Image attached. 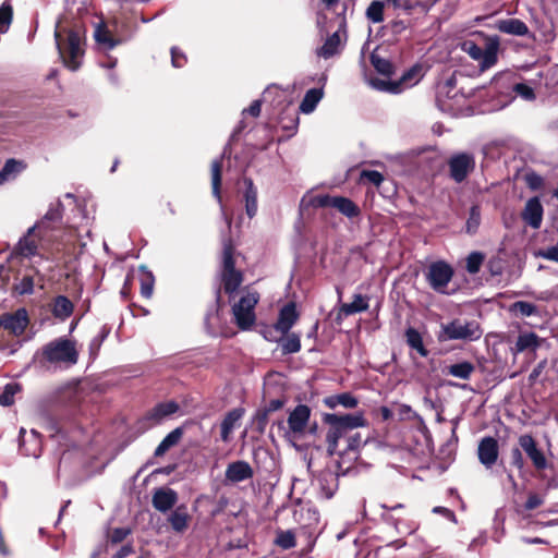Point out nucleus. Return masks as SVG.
<instances>
[{
    "label": "nucleus",
    "mask_w": 558,
    "mask_h": 558,
    "mask_svg": "<svg viewBox=\"0 0 558 558\" xmlns=\"http://www.w3.org/2000/svg\"><path fill=\"white\" fill-rule=\"evenodd\" d=\"M56 44L64 64L75 71L80 68L78 58L84 53L81 48V36L73 28L56 29Z\"/></svg>",
    "instance_id": "nucleus-3"
},
{
    "label": "nucleus",
    "mask_w": 558,
    "mask_h": 558,
    "mask_svg": "<svg viewBox=\"0 0 558 558\" xmlns=\"http://www.w3.org/2000/svg\"><path fill=\"white\" fill-rule=\"evenodd\" d=\"M221 179H222V161L214 160L211 163V184H213V193L218 197H220Z\"/></svg>",
    "instance_id": "nucleus-46"
},
{
    "label": "nucleus",
    "mask_w": 558,
    "mask_h": 558,
    "mask_svg": "<svg viewBox=\"0 0 558 558\" xmlns=\"http://www.w3.org/2000/svg\"><path fill=\"white\" fill-rule=\"evenodd\" d=\"M186 61V56L178 47L171 48V62L174 68H182Z\"/></svg>",
    "instance_id": "nucleus-58"
},
{
    "label": "nucleus",
    "mask_w": 558,
    "mask_h": 558,
    "mask_svg": "<svg viewBox=\"0 0 558 558\" xmlns=\"http://www.w3.org/2000/svg\"><path fill=\"white\" fill-rule=\"evenodd\" d=\"M484 254L481 253V252H472L468 257H466V270L470 274H477L481 269V266L484 262Z\"/></svg>",
    "instance_id": "nucleus-53"
},
{
    "label": "nucleus",
    "mask_w": 558,
    "mask_h": 558,
    "mask_svg": "<svg viewBox=\"0 0 558 558\" xmlns=\"http://www.w3.org/2000/svg\"><path fill=\"white\" fill-rule=\"evenodd\" d=\"M243 183L245 186V191L243 193L245 211L250 218H253L257 213V187L254 185L253 180L247 177L243 178Z\"/></svg>",
    "instance_id": "nucleus-29"
},
{
    "label": "nucleus",
    "mask_w": 558,
    "mask_h": 558,
    "mask_svg": "<svg viewBox=\"0 0 558 558\" xmlns=\"http://www.w3.org/2000/svg\"><path fill=\"white\" fill-rule=\"evenodd\" d=\"M384 11H385V3L379 0H374L367 7L365 15L368 21H371L372 23L378 24V23H381L385 19Z\"/></svg>",
    "instance_id": "nucleus-44"
},
{
    "label": "nucleus",
    "mask_w": 558,
    "mask_h": 558,
    "mask_svg": "<svg viewBox=\"0 0 558 558\" xmlns=\"http://www.w3.org/2000/svg\"><path fill=\"white\" fill-rule=\"evenodd\" d=\"M538 257L544 259L553 260L558 263V244L554 246H549L545 250H539L537 253Z\"/></svg>",
    "instance_id": "nucleus-61"
},
{
    "label": "nucleus",
    "mask_w": 558,
    "mask_h": 558,
    "mask_svg": "<svg viewBox=\"0 0 558 558\" xmlns=\"http://www.w3.org/2000/svg\"><path fill=\"white\" fill-rule=\"evenodd\" d=\"M62 217H63V204L58 201L56 205L51 206L44 218L35 223V226H38L39 234L43 236H48L49 231L57 230L62 225Z\"/></svg>",
    "instance_id": "nucleus-17"
},
{
    "label": "nucleus",
    "mask_w": 558,
    "mask_h": 558,
    "mask_svg": "<svg viewBox=\"0 0 558 558\" xmlns=\"http://www.w3.org/2000/svg\"><path fill=\"white\" fill-rule=\"evenodd\" d=\"M543 504L544 498L541 495L536 493H530L524 504V509L527 511H532L541 507Z\"/></svg>",
    "instance_id": "nucleus-56"
},
{
    "label": "nucleus",
    "mask_w": 558,
    "mask_h": 558,
    "mask_svg": "<svg viewBox=\"0 0 558 558\" xmlns=\"http://www.w3.org/2000/svg\"><path fill=\"white\" fill-rule=\"evenodd\" d=\"M454 276L453 267L445 260H436L429 264L425 272L429 287L441 294L447 293V287Z\"/></svg>",
    "instance_id": "nucleus-10"
},
{
    "label": "nucleus",
    "mask_w": 558,
    "mask_h": 558,
    "mask_svg": "<svg viewBox=\"0 0 558 558\" xmlns=\"http://www.w3.org/2000/svg\"><path fill=\"white\" fill-rule=\"evenodd\" d=\"M310 204L315 208H335L350 219L361 215L360 207L352 199L344 196L318 194L311 198Z\"/></svg>",
    "instance_id": "nucleus-8"
},
{
    "label": "nucleus",
    "mask_w": 558,
    "mask_h": 558,
    "mask_svg": "<svg viewBox=\"0 0 558 558\" xmlns=\"http://www.w3.org/2000/svg\"><path fill=\"white\" fill-rule=\"evenodd\" d=\"M380 507L385 510L381 514L383 520L392 525L399 534L408 535L415 530L412 515L404 504H381Z\"/></svg>",
    "instance_id": "nucleus-7"
},
{
    "label": "nucleus",
    "mask_w": 558,
    "mask_h": 558,
    "mask_svg": "<svg viewBox=\"0 0 558 558\" xmlns=\"http://www.w3.org/2000/svg\"><path fill=\"white\" fill-rule=\"evenodd\" d=\"M13 291L19 295L32 294L34 292L33 275L23 276V278L13 286Z\"/></svg>",
    "instance_id": "nucleus-48"
},
{
    "label": "nucleus",
    "mask_w": 558,
    "mask_h": 558,
    "mask_svg": "<svg viewBox=\"0 0 558 558\" xmlns=\"http://www.w3.org/2000/svg\"><path fill=\"white\" fill-rule=\"evenodd\" d=\"M478 460L486 468L493 466L499 456V446L496 438L486 436L481 439L477 448Z\"/></svg>",
    "instance_id": "nucleus-19"
},
{
    "label": "nucleus",
    "mask_w": 558,
    "mask_h": 558,
    "mask_svg": "<svg viewBox=\"0 0 558 558\" xmlns=\"http://www.w3.org/2000/svg\"><path fill=\"white\" fill-rule=\"evenodd\" d=\"M25 168L22 161L14 158L8 159L0 170V184L5 183L9 179L15 177Z\"/></svg>",
    "instance_id": "nucleus-39"
},
{
    "label": "nucleus",
    "mask_w": 558,
    "mask_h": 558,
    "mask_svg": "<svg viewBox=\"0 0 558 558\" xmlns=\"http://www.w3.org/2000/svg\"><path fill=\"white\" fill-rule=\"evenodd\" d=\"M520 448L524 451L526 457L531 460L532 465L536 471H544L548 466L547 458L544 451L538 447L536 439L530 435H521L518 439Z\"/></svg>",
    "instance_id": "nucleus-15"
},
{
    "label": "nucleus",
    "mask_w": 558,
    "mask_h": 558,
    "mask_svg": "<svg viewBox=\"0 0 558 558\" xmlns=\"http://www.w3.org/2000/svg\"><path fill=\"white\" fill-rule=\"evenodd\" d=\"M514 92L526 100L535 98V94L532 87L524 83H518L514 85Z\"/></svg>",
    "instance_id": "nucleus-59"
},
{
    "label": "nucleus",
    "mask_w": 558,
    "mask_h": 558,
    "mask_svg": "<svg viewBox=\"0 0 558 558\" xmlns=\"http://www.w3.org/2000/svg\"><path fill=\"white\" fill-rule=\"evenodd\" d=\"M180 407L175 401L159 402L146 412L140 421L146 428L160 424L166 417L179 411Z\"/></svg>",
    "instance_id": "nucleus-16"
},
{
    "label": "nucleus",
    "mask_w": 558,
    "mask_h": 558,
    "mask_svg": "<svg viewBox=\"0 0 558 558\" xmlns=\"http://www.w3.org/2000/svg\"><path fill=\"white\" fill-rule=\"evenodd\" d=\"M177 501L178 494L172 488L160 487L155 489L153 494V507L162 513L171 510L175 506Z\"/></svg>",
    "instance_id": "nucleus-21"
},
{
    "label": "nucleus",
    "mask_w": 558,
    "mask_h": 558,
    "mask_svg": "<svg viewBox=\"0 0 558 558\" xmlns=\"http://www.w3.org/2000/svg\"><path fill=\"white\" fill-rule=\"evenodd\" d=\"M511 311L519 313L523 317H529L537 314V306L533 303L525 301H517L511 305Z\"/></svg>",
    "instance_id": "nucleus-50"
},
{
    "label": "nucleus",
    "mask_w": 558,
    "mask_h": 558,
    "mask_svg": "<svg viewBox=\"0 0 558 558\" xmlns=\"http://www.w3.org/2000/svg\"><path fill=\"white\" fill-rule=\"evenodd\" d=\"M95 39L98 44L104 45L107 49L114 48L120 41L114 39L107 26L101 23L95 29Z\"/></svg>",
    "instance_id": "nucleus-41"
},
{
    "label": "nucleus",
    "mask_w": 558,
    "mask_h": 558,
    "mask_svg": "<svg viewBox=\"0 0 558 558\" xmlns=\"http://www.w3.org/2000/svg\"><path fill=\"white\" fill-rule=\"evenodd\" d=\"M244 413L245 410L243 408H234L225 415L220 424V438L222 441L227 442L230 440L232 430L238 422L243 417Z\"/></svg>",
    "instance_id": "nucleus-25"
},
{
    "label": "nucleus",
    "mask_w": 558,
    "mask_h": 558,
    "mask_svg": "<svg viewBox=\"0 0 558 558\" xmlns=\"http://www.w3.org/2000/svg\"><path fill=\"white\" fill-rule=\"evenodd\" d=\"M522 449L519 447H514L510 452V464L514 466L517 470L522 472L525 466V462L522 456Z\"/></svg>",
    "instance_id": "nucleus-55"
},
{
    "label": "nucleus",
    "mask_w": 558,
    "mask_h": 558,
    "mask_svg": "<svg viewBox=\"0 0 558 558\" xmlns=\"http://www.w3.org/2000/svg\"><path fill=\"white\" fill-rule=\"evenodd\" d=\"M368 310V298L362 294H354L351 303H343L340 306V313L350 316Z\"/></svg>",
    "instance_id": "nucleus-35"
},
{
    "label": "nucleus",
    "mask_w": 558,
    "mask_h": 558,
    "mask_svg": "<svg viewBox=\"0 0 558 558\" xmlns=\"http://www.w3.org/2000/svg\"><path fill=\"white\" fill-rule=\"evenodd\" d=\"M366 440H364L359 432L353 430L348 435V438L344 442V446L342 449H338V452L336 454H339L340 457L347 456V454H353L354 459L357 458V451L364 445Z\"/></svg>",
    "instance_id": "nucleus-32"
},
{
    "label": "nucleus",
    "mask_w": 558,
    "mask_h": 558,
    "mask_svg": "<svg viewBox=\"0 0 558 558\" xmlns=\"http://www.w3.org/2000/svg\"><path fill=\"white\" fill-rule=\"evenodd\" d=\"M226 480L231 483H240L254 476V471L248 462L238 460L227 465L225 472Z\"/></svg>",
    "instance_id": "nucleus-23"
},
{
    "label": "nucleus",
    "mask_w": 558,
    "mask_h": 558,
    "mask_svg": "<svg viewBox=\"0 0 558 558\" xmlns=\"http://www.w3.org/2000/svg\"><path fill=\"white\" fill-rule=\"evenodd\" d=\"M269 421V413L263 408L258 409L253 417V428L258 434L263 435L266 430Z\"/></svg>",
    "instance_id": "nucleus-47"
},
{
    "label": "nucleus",
    "mask_w": 558,
    "mask_h": 558,
    "mask_svg": "<svg viewBox=\"0 0 558 558\" xmlns=\"http://www.w3.org/2000/svg\"><path fill=\"white\" fill-rule=\"evenodd\" d=\"M262 111V101L259 99L252 101L248 108L243 110V114L248 113L250 116L257 118Z\"/></svg>",
    "instance_id": "nucleus-63"
},
{
    "label": "nucleus",
    "mask_w": 558,
    "mask_h": 558,
    "mask_svg": "<svg viewBox=\"0 0 558 558\" xmlns=\"http://www.w3.org/2000/svg\"><path fill=\"white\" fill-rule=\"evenodd\" d=\"M282 549H290L296 545L295 535L291 531H279L275 541Z\"/></svg>",
    "instance_id": "nucleus-52"
},
{
    "label": "nucleus",
    "mask_w": 558,
    "mask_h": 558,
    "mask_svg": "<svg viewBox=\"0 0 558 558\" xmlns=\"http://www.w3.org/2000/svg\"><path fill=\"white\" fill-rule=\"evenodd\" d=\"M389 2L392 3L395 9H401L408 14H411L418 4V2H414L412 0H390Z\"/></svg>",
    "instance_id": "nucleus-60"
},
{
    "label": "nucleus",
    "mask_w": 558,
    "mask_h": 558,
    "mask_svg": "<svg viewBox=\"0 0 558 558\" xmlns=\"http://www.w3.org/2000/svg\"><path fill=\"white\" fill-rule=\"evenodd\" d=\"M312 410L307 404H298L288 415V432L293 437L300 438L305 435L310 424Z\"/></svg>",
    "instance_id": "nucleus-14"
},
{
    "label": "nucleus",
    "mask_w": 558,
    "mask_h": 558,
    "mask_svg": "<svg viewBox=\"0 0 558 558\" xmlns=\"http://www.w3.org/2000/svg\"><path fill=\"white\" fill-rule=\"evenodd\" d=\"M474 372L475 365L469 361H463L447 366V374L464 380L470 379Z\"/></svg>",
    "instance_id": "nucleus-36"
},
{
    "label": "nucleus",
    "mask_w": 558,
    "mask_h": 558,
    "mask_svg": "<svg viewBox=\"0 0 558 558\" xmlns=\"http://www.w3.org/2000/svg\"><path fill=\"white\" fill-rule=\"evenodd\" d=\"M191 520L192 518L185 505L178 506L168 518L171 529L177 533L185 532L189 529Z\"/></svg>",
    "instance_id": "nucleus-26"
},
{
    "label": "nucleus",
    "mask_w": 558,
    "mask_h": 558,
    "mask_svg": "<svg viewBox=\"0 0 558 558\" xmlns=\"http://www.w3.org/2000/svg\"><path fill=\"white\" fill-rule=\"evenodd\" d=\"M235 246L231 238L223 241L222 259L220 269V286L215 291V307L218 314L223 307L222 292L229 296V301L234 299L244 281V274L235 267Z\"/></svg>",
    "instance_id": "nucleus-1"
},
{
    "label": "nucleus",
    "mask_w": 558,
    "mask_h": 558,
    "mask_svg": "<svg viewBox=\"0 0 558 558\" xmlns=\"http://www.w3.org/2000/svg\"><path fill=\"white\" fill-rule=\"evenodd\" d=\"M287 402L286 397L277 398L270 400L263 409L267 411L269 414L282 409Z\"/></svg>",
    "instance_id": "nucleus-62"
},
{
    "label": "nucleus",
    "mask_w": 558,
    "mask_h": 558,
    "mask_svg": "<svg viewBox=\"0 0 558 558\" xmlns=\"http://www.w3.org/2000/svg\"><path fill=\"white\" fill-rule=\"evenodd\" d=\"M20 391L19 384H8L5 385L3 391L0 393V404L2 407H10L14 403V396Z\"/></svg>",
    "instance_id": "nucleus-51"
},
{
    "label": "nucleus",
    "mask_w": 558,
    "mask_h": 558,
    "mask_svg": "<svg viewBox=\"0 0 558 558\" xmlns=\"http://www.w3.org/2000/svg\"><path fill=\"white\" fill-rule=\"evenodd\" d=\"M420 66L414 65L407 70L399 80L396 81H386L381 78H372L371 84L374 88L380 92H387L390 94H399L404 87H408L412 84V81L415 80L420 72Z\"/></svg>",
    "instance_id": "nucleus-13"
},
{
    "label": "nucleus",
    "mask_w": 558,
    "mask_h": 558,
    "mask_svg": "<svg viewBox=\"0 0 558 558\" xmlns=\"http://www.w3.org/2000/svg\"><path fill=\"white\" fill-rule=\"evenodd\" d=\"M449 178L456 183L464 182L475 170V157L471 153L462 151L451 155L447 160Z\"/></svg>",
    "instance_id": "nucleus-11"
},
{
    "label": "nucleus",
    "mask_w": 558,
    "mask_h": 558,
    "mask_svg": "<svg viewBox=\"0 0 558 558\" xmlns=\"http://www.w3.org/2000/svg\"><path fill=\"white\" fill-rule=\"evenodd\" d=\"M39 417L41 421V426L52 435H57L62 432L63 415L59 413V408L51 407L45 409L40 411Z\"/></svg>",
    "instance_id": "nucleus-24"
},
{
    "label": "nucleus",
    "mask_w": 558,
    "mask_h": 558,
    "mask_svg": "<svg viewBox=\"0 0 558 558\" xmlns=\"http://www.w3.org/2000/svg\"><path fill=\"white\" fill-rule=\"evenodd\" d=\"M539 345V338L535 332L521 333L515 342L518 352H523L527 349L535 350Z\"/></svg>",
    "instance_id": "nucleus-42"
},
{
    "label": "nucleus",
    "mask_w": 558,
    "mask_h": 558,
    "mask_svg": "<svg viewBox=\"0 0 558 558\" xmlns=\"http://www.w3.org/2000/svg\"><path fill=\"white\" fill-rule=\"evenodd\" d=\"M323 96L324 92L322 88L308 89L300 104L301 112L306 114L313 112L317 107L318 102L320 101V99L323 98Z\"/></svg>",
    "instance_id": "nucleus-33"
},
{
    "label": "nucleus",
    "mask_w": 558,
    "mask_h": 558,
    "mask_svg": "<svg viewBox=\"0 0 558 558\" xmlns=\"http://www.w3.org/2000/svg\"><path fill=\"white\" fill-rule=\"evenodd\" d=\"M495 28L502 34L535 39V35L530 32L529 26L520 19L510 17L498 20L495 23Z\"/></svg>",
    "instance_id": "nucleus-18"
},
{
    "label": "nucleus",
    "mask_w": 558,
    "mask_h": 558,
    "mask_svg": "<svg viewBox=\"0 0 558 558\" xmlns=\"http://www.w3.org/2000/svg\"><path fill=\"white\" fill-rule=\"evenodd\" d=\"M405 341L407 344L415 350L422 357H426L429 354V351L425 348L422 335L413 327H409L405 330Z\"/></svg>",
    "instance_id": "nucleus-34"
},
{
    "label": "nucleus",
    "mask_w": 558,
    "mask_h": 558,
    "mask_svg": "<svg viewBox=\"0 0 558 558\" xmlns=\"http://www.w3.org/2000/svg\"><path fill=\"white\" fill-rule=\"evenodd\" d=\"M38 226L31 227L26 234H24L16 245L14 246L11 256L12 257H21V258H31L33 256L39 255L38 247L39 242L44 240L46 236L39 234Z\"/></svg>",
    "instance_id": "nucleus-12"
},
{
    "label": "nucleus",
    "mask_w": 558,
    "mask_h": 558,
    "mask_svg": "<svg viewBox=\"0 0 558 558\" xmlns=\"http://www.w3.org/2000/svg\"><path fill=\"white\" fill-rule=\"evenodd\" d=\"M284 338H282L280 343L281 353L283 355L298 353L301 350V339L300 336L295 332L282 333Z\"/></svg>",
    "instance_id": "nucleus-38"
},
{
    "label": "nucleus",
    "mask_w": 558,
    "mask_h": 558,
    "mask_svg": "<svg viewBox=\"0 0 558 558\" xmlns=\"http://www.w3.org/2000/svg\"><path fill=\"white\" fill-rule=\"evenodd\" d=\"M130 533L131 530L128 527H114L109 535L110 542L112 544H119L123 542Z\"/></svg>",
    "instance_id": "nucleus-57"
},
{
    "label": "nucleus",
    "mask_w": 558,
    "mask_h": 558,
    "mask_svg": "<svg viewBox=\"0 0 558 558\" xmlns=\"http://www.w3.org/2000/svg\"><path fill=\"white\" fill-rule=\"evenodd\" d=\"M183 436V428L177 427L170 432L155 449V457H162L168 450L177 446Z\"/></svg>",
    "instance_id": "nucleus-31"
},
{
    "label": "nucleus",
    "mask_w": 558,
    "mask_h": 558,
    "mask_svg": "<svg viewBox=\"0 0 558 558\" xmlns=\"http://www.w3.org/2000/svg\"><path fill=\"white\" fill-rule=\"evenodd\" d=\"M43 357L49 363L63 362L75 364L78 359V353L71 340L60 338L47 343L43 348Z\"/></svg>",
    "instance_id": "nucleus-9"
},
{
    "label": "nucleus",
    "mask_w": 558,
    "mask_h": 558,
    "mask_svg": "<svg viewBox=\"0 0 558 558\" xmlns=\"http://www.w3.org/2000/svg\"><path fill=\"white\" fill-rule=\"evenodd\" d=\"M499 45V38L495 36L486 38L484 47L472 39H466L461 44V49L473 60L478 61L481 70L485 71L497 63Z\"/></svg>",
    "instance_id": "nucleus-6"
},
{
    "label": "nucleus",
    "mask_w": 558,
    "mask_h": 558,
    "mask_svg": "<svg viewBox=\"0 0 558 558\" xmlns=\"http://www.w3.org/2000/svg\"><path fill=\"white\" fill-rule=\"evenodd\" d=\"M371 64L374 66L377 73L390 78L395 74L393 63L385 58H381L376 52H373L369 57Z\"/></svg>",
    "instance_id": "nucleus-37"
},
{
    "label": "nucleus",
    "mask_w": 558,
    "mask_h": 558,
    "mask_svg": "<svg viewBox=\"0 0 558 558\" xmlns=\"http://www.w3.org/2000/svg\"><path fill=\"white\" fill-rule=\"evenodd\" d=\"M140 270L141 295L145 299H150L154 292L155 277L151 271L146 269L145 266H141Z\"/></svg>",
    "instance_id": "nucleus-40"
},
{
    "label": "nucleus",
    "mask_w": 558,
    "mask_h": 558,
    "mask_svg": "<svg viewBox=\"0 0 558 558\" xmlns=\"http://www.w3.org/2000/svg\"><path fill=\"white\" fill-rule=\"evenodd\" d=\"M341 49H342V44H341L340 31H337L326 38L323 46H320L316 49V54H317V57L324 58L325 60H327V59L335 57L336 54H339L341 52Z\"/></svg>",
    "instance_id": "nucleus-27"
},
{
    "label": "nucleus",
    "mask_w": 558,
    "mask_h": 558,
    "mask_svg": "<svg viewBox=\"0 0 558 558\" xmlns=\"http://www.w3.org/2000/svg\"><path fill=\"white\" fill-rule=\"evenodd\" d=\"M527 187L532 191H538L544 186V179L536 172L532 171L524 175Z\"/></svg>",
    "instance_id": "nucleus-54"
},
{
    "label": "nucleus",
    "mask_w": 558,
    "mask_h": 558,
    "mask_svg": "<svg viewBox=\"0 0 558 558\" xmlns=\"http://www.w3.org/2000/svg\"><path fill=\"white\" fill-rule=\"evenodd\" d=\"M543 205L537 196L531 197L522 210L521 217L522 220L532 227L533 229H538L543 221Z\"/></svg>",
    "instance_id": "nucleus-20"
},
{
    "label": "nucleus",
    "mask_w": 558,
    "mask_h": 558,
    "mask_svg": "<svg viewBox=\"0 0 558 558\" xmlns=\"http://www.w3.org/2000/svg\"><path fill=\"white\" fill-rule=\"evenodd\" d=\"M481 206L478 204H474L470 208L469 218L465 223V232L468 234H475L481 225Z\"/></svg>",
    "instance_id": "nucleus-43"
},
{
    "label": "nucleus",
    "mask_w": 558,
    "mask_h": 558,
    "mask_svg": "<svg viewBox=\"0 0 558 558\" xmlns=\"http://www.w3.org/2000/svg\"><path fill=\"white\" fill-rule=\"evenodd\" d=\"M432 511L434 513L441 514L442 517H445L446 519H448L450 521L456 522V514H454V512L452 510L446 508V507L436 506V507L433 508Z\"/></svg>",
    "instance_id": "nucleus-64"
},
{
    "label": "nucleus",
    "mask_w": 558,
    "mask_h": 558,
    "mask_svg": "<svg viewBox=\"0 0 558 558\" xmlns=\"http://www.w3.org/2000/svg\"><path fill=\"white\" fill-rule=\"evenodd\" d=\"M300 314L294 302H289L279 311L278 319L275 324L276 330L281 333H288L298 322Z\"/></svg>",
    "instance_id": "nucleus-22"
},
{
    "label": "nucleus",
    "mask_w": 558,
    "mask_h": 558,
    "mask_svg": "<svg viewBox=\"0 0 558 558\" xmlns=\"http://www.w3.org/2000/svg\"><path fill=\"white\" fill-rule=\"evenodd\" d=\"M241 292V298L232 305V315L235 325L241 330H248L255 324V307L260 295L256 290L250 289L248 286L244 287Z\"/></svg>",
    "instance_id": "nucleus-4"
},
{
    "label": "nucleus",
    "mask_w": 558,
    "mask_h": 558,
    "mask_svg": "<svg viewBox=\"0 0 558 558\" xmlns=\"http://www.w3.org/2000/svg\"><path fill=\"white\" fill-rule=\"evenodd\" d=\"M13 20V7L9 0L0 5V33H5Z\"/></svg>",
    "instance_id": "nucleus-45"
},
{
    "label": "nucleus",
    "mask_w": 558,
    "mask_h": 558,
    "mask_svg": "<svg viewBox=\"0 0 558 558\" xmlns=\"http://www.w3.org/2000/svg\"><path fill=\"white\" fill-rule=\"evenodd\" d=\"M324 404L335 410L337 407H343L344 409H355L359 404V400L351 392H342L337 395L328 396L324 399Z\"/></svg>",
    "instance_id": "nucleus-30"
},
{
    "label": "nucleus",
    "mask_w": 558,
    "mask_h": 558,
    "mask_svg": "<svg viewBox=\"0 0 558 558\" xmlns=\"http://www.w3.org/2000/svg\"><path fill=\"white\" fill-rule=\"evenodd\" d=\"M323 423L328 426L326 433L327 452L333 456L338 452L341 439L345 442L348 435L359 427L368 425L363 412L338 414L325 413Z\"/></svg>",
    "instance_id": "nucleus-2"
},
{
    "label": "nucleus",
    "mask_w": 558,
    "mask_h": 558,
    "mask_svg": "<svg viewBox=\"0 0 558 558\" xmlns=\"http://www.w3.org/2000/svg\"><path fill=\"white\" fill-rule=\"evenodd\" d=\"M482 335L483 330L477 322L456 318L447 324H441L437 339L439 342L450 340L475 341Z\"/></svg>",
    "instance_id": "nucleus-5"
},
{
    "label": "nucleus",
    "mask_w": 558,
    "mask_h": 558,
    "mask_svg": "<svg viewBox=\"0 0 558 558\" xmlns=\"http://www.w3.org/2000/svg\"><path fill=\"white\" fill-rule=\"evenodd\" d=\"M385 181L383 173L377 170H362L360 173V182H368L379 190L381 183Z\"/></svg>",
    "instance_id": "nucleus-49"
},
{
    "label": "nucleus",
    "mask_w": 558,
    "mask_h": 558,
    "mask_svg": "<svg viewBox=\"0 0 558 558\" xmlns=\"http://www.w3.org/2000/svg\"><path fill=\"white\" fill-rule=\"evenodd\" d=\"M50 306L52 315L60 320L68 319L74 311V304L65 295H57L53 298Z\"/></svg>",
    "instance_id": "nucleus-28"
}]
</instances>
